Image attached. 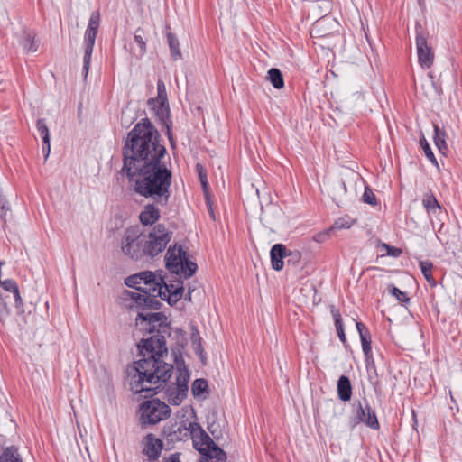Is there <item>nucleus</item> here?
<instances>
[{"label": "nucleus", "mask_w": 462, "mask_h": 462, "mask_svg": "<svg viewBox=\"0 0 462 462\" xmlns=\"http://www.w3.org/2000/svg\"><path fill=\"white\" fill-rule=\"evenodd\" d=\"M355 222L356 220L351 218L350 217H343L337 219L334 222V224L329 227V230L335 231L341 229H349L354 225Z\"/></svg>", "instance_id": "30"}, {"label": "nucleus", "mask_w": 462, "mask_h": 462, "mask_svg": "<svg viewBox=\"0 0 462 462\" xmlns=\"http://www.w3.org/2000/svg\"><path fill=\"white\" fill-rule=\"evenodd\" d=\"M434 143L439 152L445 154L448 152V145L446 143V133L440 129L437 125H434Z\"/></svg>", "instance_id": "21"}, {"label": "nucleus", "mask_w": 462, "mask_h": 462, "mask_svg": "<svg viewBox=\"0 0 462 462\" xmlns=\"http://www.w3.org/2000/svg\"><path fill=\"white\" fill-rule=\"evenodd\" d=\"M42 152L44 154L45 160L49 157L51 152V141H48L47 143H42Z\"/></svg>", "instance_id": "48"}, {"label": "nucleus", "mask_w": 462, "mask_h": 462, "mask_svg": "<svg viewBox=\"0 0 462 462\" xmlns=\"http://www.w3.org/2000/svg\"><path fill=\"white\" fill-rule=\"evenodd\" d=\"M20 43L27 52H35L38 50V42H35L34 36L26 31L23 32Z\"/></svg>", "instance_id": "22"}, {"label": "nucleus", "mask_w": 462, "mask_h": 462, "mask_svg": "<svg viewBox=\"0 0 462 462\" xmlns=\"http://www.w3.org/2000/svg\"><path fill=\"white\" fill-rule=\"evenodd\" d=\"M356 328L360 336V340L362 344V350L365 356H369V353L372 352L371 346V335L368 328L362 322H356Z\"/></svg>", "instance_id": "18"}, {"label": "nucleus", "mask_w": 462, "mask_h": 462, "mask_svg": "<svg viewBox=\"0 0 462 462\" xmlns=\"http://www.w3.org/2000/svg\"><path fill=\"white\" fill-rule=\"evenodd\" d=\"M206 433L199 423L188 420H181L177 423L172 432L175 439L181 440L191 438L195 448L198 447Z\"/></svg>", "instance_id": "8"}, {"label": "nucleus", "mask_w": 462, "mask_h": 462, "mask_svg": "<svg viewBox=\"0 0 462 462\" xmlns=\"http://www.w3.org/2000/svg\"><path fill=\"white\" fill-rule=\"evenodd\" d=\"M415 32L419 64L422 69H428L433 65L434 61V51L428 42L429 33L419 23L416 24Z\"/></svg>", "instance_id": "7"}, {"label": "nucleus", "mask_w": 462, "mask_h": 462, "mask_svg": "<svg viewBox=\"0 0 462 462\" xmlns=\"http://www.w3.org/2000/svg\"><path fill=\"white\" fill-rule=\"evenodd\" d=\"M136 327L151 335L137 345L141 358L127 368L130 390L137 394L146 393L145 398L152 396L171 378L173 365L163 360L168 355L166 336L171 328L166 316L162 312H139L135 319Z\"/></svg>", "instance_id": "2"}, {"label": "nucleus", "mask_w": 462, "mask_h": 462, "mask_svg": "<svg viewBox=\"0 0 462 462\" xmlns=\"http://www.w3.org/2000/svg\"><path fill=\"white\" fill-rule=\"evenodd\" d=\"M36 128L39 134L42 138V143H47L48 141H51L50 132L47 126L46 121L43 118L38 119L36 123Z\"/></svg>", "instance_id": "34"}, {"label": "nucleus", "mask_w": 462, "mask_h": 462, "mask_svg": "<svg viewBox=\"0 0 462 462\" xmlns=\"http://www.w3.org/2000/svg\"><path fill=\"white\" fill-rule=\"evenodd\" d=\"M420 146L425 153V156L433 163L437 164V160L434 156V153L432 152V150L430 149V144L428 143V142L426 141V139H422L420 140Z\"/></svg>", "instance_id": "39"}, {"label": "nucleus", "mask_w": 462, "mask_h": 462, "mask_svg": "<svg viewBox=\"0 0 462 462\" xmlns=\"http://www.w3.org/2000/svg\"><path fill=\"white\" fill-rule=\"evenodd\" d=\"M140 420L143 425H154L170 416L171 409L159 400L144 402L140 408Z\"/></svg>", "instance_id": "5"}, {"label": "nucleus", "mask_w": 462, "mask_h": 462, "mask_svg": "<svg viewBox=\"0 0 462 462\" xmlns=\"http://www.w3.org/2000/svg\"><path fill=\"white\" fill-rule=\"evenodd\" d=\"M422 205L426 208L427 212L430 209H436L437 207L440 206L437 199L431 192H427L423 196Z\"/></svg>", "instance_id": "35"}, {"label": "nucleus", "mask_w": 462, "mask_h": 462, "mask_svg": "<svg viewBox=\"0 0 462 462\" xmlns=\"http://www.w3.org/2000/svg\"><path fill=\"white\" fill-rule=\"evenodd\" d=\"M100 24V13L93 12L90 15L88 24L84 35V57H83V71L87 77L89 68L93 48L96 37Z\"/></svg>", "instance_id": "6"}, {"label": "nucleus", "mask_w": 462, "mask_h": 462, "mask_svg": "<svg viewBox=\"0 0 462 462\" xmlns=\"http://www.w3.org/2000/svg\"><path fill=\"white\" fill-rule=\"evenodd\" d=\"M158 280L159 276L152 272L146 271L127 277L125 282L128 287L134 288L136 292L144 293L146 291L144 288L157 286Z\"/></svg>", "instance_id": "10"}, {"label": "nucleus", "mask_w": 462, "mask_h": 462, "mask_svg": "<svg viewBox=\"0 0 462 462\" xmlns=\"http://www.w3.org/2000/svg\"><path fill=\"white\" fill-rule=\"evenodd\" d=\"M189 378V375L186 369H184V370L178 369L175 386H182L185 388V391L188 392Z\"/></svg>", "instance_id": "38"}, {"label": "nucleus", "mask_w": 462, "mask_h": 462, "mask_svg": "<svg viewBox=\"0 0 462 462\" xmlns=\"http://www.w3.org/2000/svg\"><path fill=\"white\" fill-rule=\"evenodd\" d=\"M180 453H173L169 457L163 458L162 462H180Z\"/></svg>", "instance_id": "46"}, {"label": "nucleus", "mask_w": 462, "mask_h": 462, "mask_svg": "<svg viewBox=\"0 0 462 462\" xmlns=\"http://www.w3.org/2000/svg\"><path fill=\"white\" fill-rule=\"evenodd\" d=\"M161 217L159 208L154 204H147L139 215V219L143 226H152Z\"/></svg>", "instance_id": "16"}, {"label": "nucleus", "mask_w": 462, "mask_h": 462, "mask_svg": "<svg viewBox=\"0 0 462 462\" xmlns=\"http://www.w3.org/2000/svg\"><path fill=\"white\" fill-rule=\"evenodd\" d=\"M363 201L365 203H367V204H370L373 206L377 204V199H376L375 195L374 194L372 189H370L367 187L365 188V192L363 194Z\"/></svg>", "instance_id": "41"}, {"label": "nucleus", "mask_w": 462, "mask_h": 462, "mask_svg": "<svg viewBox=\"0 0 462 462\" xmlns=\"http://www.w3.org/2000/svg\"><path fill=\"white\" fill-rule=\"evenodd\" d=\"M199 462H207V461H202V460H200Z\"/></svg>", "instance_id": "50"}, {"label": "nucleus", "mask_w": 462, "mask_h": 462, "mask_svg": "<svg viewBox=\"0 0 462 462\" xmlns=\"http://www.w3.org/2000/svg\"><path fill=\"white\" fill-rule=\"evenodd\" d=\"M420 267L421 273H422L424 278L426 279V281L430 284L434 286L436 284V282L432 276V268H433L432 263L430 261H420Z\"/></svg>", "instance_id": "29"}, {"label": "nucleus", "mask_w": 462, "mask_h": 462, "mask_svg": "<svg viewBox=\"0 0 462 462\" xmlns=\"http://www.w3.org/2000/svg\"><path fill=\"white\" fill-rule=\"evenodd\" d=\"M338 398L343 402H348L352 396V384L350 379L346 375H341L337 384Z\"/></svg>", "instance_id": "17"}, {"label": "nucleus", "mask_w": 462, "mask_h": 462, "mask_svg": "<svg viewBox=\"0 0 462 462\" xmlns=\"http://www.w3.org/2000/svg\"><path fill=\"white\" fill-rule=\"evenodd\" d=\"M267 78L270 80V82L272 83V85L273 86V88H275L277 89L283 88L284 80H283V77H282V74L280 69H278L276 68H272L268 71Z\"/></svg>", "instance_id": "27"}, {"label": "nucleus", "mask_w": 462, "mask_h": 462, "mask_svg": "<svg viewBox=\"0 0 462 462\" xmlns=\"http://www.w3.org/2000/svg\"><path fill=\"white\" fill-rule=\"evenodd\" d=\"M356 417L360 422H364L367 427L377 430L379 429V422L375 412L371 409L368 403L364 407L360 402L356 407Z\"/></svg>", "instance_id": "12"}, {"label": "nucleus", "mask_w": 462, "mask_h": 462, "mask_svg": "<svg viewBox=\"0 0 462 462\" xmlns=\"http://www.w3.org/2000/svg\"><path fill=\"white\" fill-rule=\"evenodd\" d=\"M287 248L282 244H275L270 251L271 264L273 270L281 271L283 267V258L287 255Z\"/></svg>", "instance_id": "14"}, {"label": "nucleus", "mask_w": 462, "mask_h": 462, "mask_svg": "<svg viewBox=\"0 0 462 462\" xmlns=\"http://www.w3.org/2000/svg\"><path fill=\"white\" fill-rule=\"evenodd\" d=\"M365 360L366 370L369 374V380L371 381V383H374L375 382L374 381V377L377 376V373H376L375 363H374L372 352L369 353V356H365Z\"/></svg>", "instance_id": "33"}, {"label": "nucleus", "mask_w": 462, "mask_h": 462, "mask_svg": "<svg viewBox=\"0 0 462 462\" xmlns=\"http://www.w3.org/2000/svg\"><path fill=\"white\" fill-rule=\"evenodd\" d=\"M286 257L288 258V263H292L293 264L298 263L301 258V253L298 250L295 251H288Z\"/></svg>", "instance_id": "42"}, {"label": "nucleus", "mask_w": 462, "mask_h": 462, "mask_svg": "<svg viewBox=\"0 0 462 462\" xmlns=\"http://www.w3.org/2000/svg\"><path fill=\"white\" fill-rule=\"evenodd\" d=\"M152 104H169L166 88L162 80L157 82V97L149 100V105Z\"/></svg>", "instance_id": "26"}, {"label": "nucleus", "mask_w": 462, "mask_h": 462, "mask_svg": "<svg viewBox=\"0 0 462 462\" xmlns=\"http://www.w3.org/2000/svg\"><path fill=\"white\" fill-rule=\"evenodd\" d=\"M149 118H143L128 133L123 147L125 175L134 192L163 206L171 196L172 172L166 162L167 151Z\"/></svg>", "instance_id": "1"}, {"label": "nucleus", "mask_w": 462, "mask_h": 462, "mask_svg": "<svg viewBox=\"0 0 462 462\" xmlns=\"http://www.w3.org/2000/svg\"><path fill=\"white\" fill-rule=\"evenodd\" d=\"M185 254L186 252L181 246L170 245L165 255L166 268L171 273L178 274V268L181 267Z\"/></svg>", "instance_id": "11"}, {"label": "nucleus", "mask_w": 462, "mask_h": 462, "mask_svg": "<svg viewBox=\"0 0 462 462\" xmlns=\"http://www.w3.org/2000/svg\"><path fill=\"white\" fill-rule=\"evenodd\" d=\"M332 230L327 229L323 232H319L313 236V240L317 243H324L328 237Z\"/></svg>", "instance_id": "43"}, {"label": "nucleus", "mask_w": 462, "mask_h": 462, "mask_svg": "<svg viewBox=\"0 0 462 462\" xmlns=\"http://www.w3.org/2000/svg\"><path fill=\"white\" fill-rule=\"evenodd\" d=\"M171 237L172 232L163 224H157L148 232L139 226H133L124 231L120 248L124 255L134 261L153 258L166 248Z\"/></svg>", "instance_id": "3"}, {"label": "nucleus", "mask_w": 462, "mask_h": 462, "mask_svg": "<svg viewBox=\"0 0 462 462\" xmlns=\"http://www.w3.org/2000/svg\"><path fill=\"white\" fill-rule=\"evenodd\" d=\"M384 246H385V248L387 250V254L388 255H391V256H393V257H398L402 254V250L400 248H397V247H394V246H391L389 245H384Z\"/></svg>", "instance_id": "44"}, {"label": "nucleus", "mask_w": 462, "mask_h": 462, "mask_svg": "<svg viewBox=\"0 0 462 462\" xmlns=\"http://www.w3.org/2000/svg\"><path fill=\"white\" fill-rule=\"evenodd\" d=\"M183 291V287H178L175 289H173V286H171V289L169 287V292L166 291L165 300H167L169 304L172 305L181 299Z\"/></svg>", "instance_id": "31"}, {"label": "nucleus", "mask_w": 462, "mask_h": 462, "mask_svg": "<svg viewBox=\"0 0 462 462\" xmlns=\"http://www.w3.org/2000/svg\"><path fill=\"white\" fill-rule=\"evenodd\" d=\"M196 448L210 462H226V454L206 433Z\"/></svg>", "instance_id": "9"}, {"label": "nucleus", "mask_w": 462, "mask_h": 462, "mask_svg": "<svg viewBox=\"0 0 462 462\" xmlns=\"http://www.w3.org/2000/svg\"><path fill=\"white\" fill-rule=\"evenodd\" d=\"M145 32L141 27L134 32V40L139 46V51L143 55L146 52V41L144 40Z\"/></svg>", "instance_id": "32"}, {"label": "nucleus", "mask_w": 462, "mask_h": 462, "mask_svg": "<svg viewBox=\"0 0 462 462\" xmlns=\"http://www.w3.org/2000/svg\"><path fill=\"white\" fill-rule=\"evenodd\" d=\"M168 402L171 405H180L187 397L185 388L182 386H173L167 389Z\"/></svg>", "instance_id": "19"}, {"label": "nucleus", "mask_w": 462, "mask_h": 462, "mask_svg": "<svg viewBox=\"0 0 462 462\" xmlns=\"http://www.w3.org/2000/svg\"><path fill=\"white\" fill-rule=\"evenodd\" d=\"M427 213H428L429 217H430L433 225H434L433 217H435L438 221H441L442 217L446 216L445 211L442 209L441 206L437 207L436 209H430Z\"/></svg>", "instance_id": "40"}, {"label": "nucleus", "mask_w": 462, "mask_h": 462, "mask_svg": "<svg viewBox=\"0 0 462 462\" xmlns=\"http://www.w3.org/2000/svg\"><path fill=\"white\" fill-rule=\"evenodd\" d=\"M331 314L335 321V327L337 329V336L342 343L346 342V337L344 330L343 321L339 310L332 307Z\"/></svg>", "instance_id": "23"}, {"label": "nucleus", "mask_w": 462, "mask_h": 462, "mask_svg": "<svg viewBox=\"0 0 462 462\" xmlns=\"http://www.w3.org/2000/svg\"><path fill=\"white\" fill-rule=\"evenodd\" d=\"M167 42L170 47L171 54L173 59V60H177L181 58V52L180 50V43L179 40L176 38V36L171 33L168 32L166 34Z\"/></svg>", "instance_id": "24"}, {"label": "nucleus", "mask_w": 462, "mask_h": 462, "mask_svg": "<svg viewBox=\"0 0 462 462\" xmlns=\"http://www.w3.org/2000/svg\"><path fill=\"white\" fill-rule=\"evenodd\" d=\"M388 291L396 298V300L402 303V305H405L407 303H409L410 301V299L409 297L406 295L405 292L402 291L400 289H398L397 287H395L394 285H391L389 286L388 288Z\"/></svg>", "instance_id": "36"}, {"label": "nucleus", "mask_w": 462, "mask_h": 462, "mask_svg": "<svg viewBox=\"0 0 462 462\" xmlns=\"http://www.w3.org/2000/svg\"><path fill=\"white\" fill-rule=\"evenodd\" d=\"M334 190L343 191L344 193L346 192V183L343 180L337 181L334 187Z\"/></svg>", "instance_id": "47"}, {"label": "nucleus", "mask_w": 462, "mask_h": 462, "mask_svg": "<svg viewBox=\"0 0 462 462\" xmlns=\"http://www.w3.org/2000/svg\"><path fill=\"white\" fill-rule=\"evenodd\" d=\"M144 289L146 290L144 293L128 292V294L130 298L143 310H159L162 306V303L158 300V297H161V299L165 300L166 291L169 292V286L165 283L163 278L159 276L157 286H151Z\"/></svg>", "instance_id": "4"}, {"label": "nucleus", "mask_w": 462, "mask_h": 462, "mask_svg": "<svg viewBox=\"0 0 462 462\" xmlns=\"http://www.w3.org/2000/svg\"><path fill=\"white\" fill-rule=\"evenodd\" d=\"M146 439L143 453L148 457L150 461H155L161 455L162 442L161 439L153 438L152 434L147 435Z\"/></svg>", "instance_id": "15"}, {"label": "nucleus", "mask_w": 462, "mask_h": 462, "mask_svg": "<svg viewBox=\"0 0 462 462\" xmlns=\"http://www.w3.org/2000/svg\"><path fill=\"white\" fill-rule=\"evenodd\" d=\"M421 0H419V2H420Z\"/></svg>", "instance_id": "51"}, {"label": "nucleus", "mask_w": 462, "mask_h": 462, "mask_svg": "<svg viewBox=\"0 0 462 462\" xmlns=\"http://www.w3.org/2000/svg\"><path fill=\"white\" fill-rule=\"evenodd\" d=\"M208 389V382L205 379H196L192 383V393L194 396H199Z\"/></svg>", "instance_id": "37"}, {"label": "nucleus", "mask_w": 462, "mask_h": 462, "mask_svg": "<svg viewBox=\"0 0 462 462\" xmlns=\"http://www.w3.org/2000/svg\"><path fill=\"white\" fill-rule=\"evenodd\" d=\"M333 200L335 201V203L337 205V206H340V201L339 200H337V199L335 197H333Z\"/></svg>", "instance_id": "49"}, {"label": "nucleus", "mask_w": 462, "mask_h": 462, "mask_svg": "<svg viewBox=\"0 0 462 462\" xmlns=\"http://www.w3.org/2000/svg\"><path fill=\"white\" fill-rule=\"evenodd\" d=\"M0 462H22L17 448L14 446L5 448L0 456Z\"/></svg>", "instance_id": "25"}, {"label": "nucleus", "mask_w": 462, "mask_h": 462, "mask_svg": "<svg viewBox=\"0 0 462 462\" xmlns=\"http://www.w3.org/2000/svg\"><path fill=\"white\" fill-rule=\"evenodd\" d=\"M152 109L155 111V114L159 120L162 125L166 126L167 135L170 140L171 145H173L174 141L172 138V134L171 132V122L170 120V107L169 104H152Z\"/></svg>", "instance_id": "13"}, {"label": "nucleus", "mask_w": 462, "mask_h": 462, "mask_svg": "<svg viewBox=\"0 0 462 462\" xmlns=\"http://www.w3.org/2000/svg\"><path fill=\"white\" fill-rule=\"evenodd\" d=\"M0 286L6 291L12 292L14 294L15 305L17 308L23 306V300L21 298L19 288L17 282L13 279H6L4 281H0Z\"/></svg>", "instance_id": "20"}, {"label": "nucleus", "mask_w": 462, "mask_h": 462, "mask_svg": "<svg viewBox=\"0 0 462 462\" xmlns=\"http://www.w3.org/2000/svg\"><path fill=\"white\" fill-rule=\"evenodd\" d=\"M197 270V264L191 261H189L187 256L182 259L181 267L178 268V274L180 273L186 278L192 276Z\"/></svg>", "instance_id": "28"}, {"label": "nucleus", "mask_w": 462, "mask_h": 462, "mask_svg": "<svg viewBox=\"0 0 462 462\" xmlns=\"http://www.w3.org/2000/svg\"><path fill=\"white\" fill-rule=\"evenodd\" d=\"M197 170L199 171L201 184L204 188H206L207 187V177H206V174H203V172H202L203 168L199 163L197 164Z\"/></svg>", "instance_id": "45"}]
</instances>
